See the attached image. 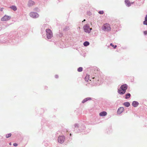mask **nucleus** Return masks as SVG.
<instances>
[{
	"mask_svg": "<svg viewBox=\"0 0 147 147\" xmlns=\"http://www.w3.org/2000/svg\"><path fill=\"white\" fill-rule=\"evenodd\" d=\"M11 134H9L6 135V138H7L10 137L11 136Z\"/></svg>",
	"mask_w": 147,
	"mask_h": 147,
	"instance_id": "nucleus-18",
	"label": "nucleus"
},
{
	"mask_svg": "<svg viewBox=\"0 0 147 147\" xmlns=\"http://www.w3.org/2000/svg\"><path fill=\"white\" fill-rule=\"evenodd\" d=\"M13 145L15 146H18V144L16 143H15L13 144Z\"/></svg>",
	"mask_w": 147,
	"mask_h": 147,
	"instance_id": "nucleus-23",
	"label": "nucleus"
},
{
	"mask_svg": "<svg viewBox=\"0 0 147 147\" xmlns=\"http://www.w3.org/2000/svg\"><path fill=\"white\" fill-rule=\"evenodd\" d=\"M65 139V138L64 136H60L58 138V142L59 143L62 144L64 142Z\"/></svg>",
	"mask_w": 147,
	"mask_h": 147,
	"instance_id": "nucleus-5",
	"label": "nucleus"
},
{
	"mask_svg": "<svg viewBox=\"0 0 147 147\" xmlns=\"http://www.w3.org/2000/svg\"><path fill=\"white\" fill-rule=\"evenodd\" d=\"M82 67H80L78 69V72H81L82 71Z\"/></svg>",
	"mask_w": 147,
	"mask_h": 147,
	"instance_id": "nucleus-17",
	"label": "nucleus"
},
{
	"mask_svg": "<svg viewBox=\"0 0 147 147\" xmlns=\"http://www.w3.org/2000/svg\"><path fill=\"white\" fill-rule=\"evenodd\" d=\"M143 23L144 25H147V20H145L143 22Z\"/></svg>",
	"mask_w": 147,
	"mask_h": 147,
	"instance_id": "nucleus-20",
	"label": "nucleus"
},
{
	"mask_svg": "<svg viewBox=\"0 0 147 147\" xmlns=\"http://www.w3.org/2000/svg\"><path fill=\"white\" fill-rule=\"evenodd\" d=\"M86 101L85 99L83 100L82 101V102L83 103H84V102H86Z\"/></svg>",
	"mask_w": 147,
	"mask_h": 147,
	"instance_id": "nucleus-25",
	"label": "nucleus"
},
{
	"mask_svg": "<svg viewBox=\"0 0 147 147\" xmlns=\"http://www.w3.org/2000/svg\"><path fill=\"white\" fill-rule=\"evenodd\" d=\"M98 13L101 14H102L104 13V11H100L98 12Z\"/></svg>",
	"mask_w": 147,
	"mask_h": 147,
	"instance_id": "nucleus-22",
	"label": "nucleus"
},
{
	"mask_svg": "<svg viewBox=\"0 0 147 147\" xmlns=\"http://www.w3.org/2000/svg\"><path fill=\"white\" fill-rule=\"evenodd\" d=\"M144 34L146 35L147 34V31H144Z\"/></svg>",
	"mask_w": 147,
	"mask_h": 147,
	"instance_id": "nucleus-24",
	"label": "nucleus"
},
{
	"mask_svg": "<svg viewBox=\"0 0 147 147\" xmlns=\"http://www.w3.org/2000/svg\"><path fill=\"white\" fill-rule=\"evenodd\" d=\"M85 99V100H86V102L88 100H91V98H86L85 99Z\"/></svg>",
	"mask_w": 147,
	"mask_h": 147,
	"instance_id": "nucleus-21",
	"label": "nucleus"
},
{
	"mask_svg": "<svg viewBox=\"0 0 147 147\" xmlns=\"http://www.w3.org/2000/svg\"><path fill=\"white\" fill-rule=\"evenodd\" d=\"M89 81H91V80H89Z\"/></svg>",
	"mask_w": 147,
	"mask_h": 147,
	"instance_id": "nucleus-33",
	"label": "nucleus"
},
{
	"mask_svg": "<svg viewBox=\"0 0 147 147\" xmlns=\"http://www.w3.org/2000/svg\"><path fill=\"white\" fill-rule=\"evenodd\" d=\"M94 77H93V78H92V79H94Z\"/></svg>",
	"mask_w": 147,
	"mask_h": 147,
	"instance_id": "nucleus-31",
	"label": "nucleus"
},
{
	"mask_svg": "<svg viewBox=\"0 0 147 147\" xmlns=\"http://www.w3.org/2000/svg\"><path fill=\"white\" fill-rule=\"evenodd\" d=\"M30 3H34V2L32 1H30L29 2Z\"/></svg>",
	"mask_w": 147,
	"mask_h": 147,
	"instance_id": "nucleus-28",
	"label": "nucleus"
},
{
	"mask_svg": "<svg viewBox=\"0 0 147 147\" xmlns=\"http://www.w3.org/2000/svg\"><path fill=\"white\" fill-rule=\"evenodd\" d=\"M110 45L111 46L113 47L114 49H115L117 47L116 45L114 46L113 45V44H112V43L110 44Z\"/></svg>",
	"mask_w": 147,
	"mask_h": 147,
	"instance_id": "nucleus-19",
	"label": "nucleus"
},
{
	"mask_svg": "<svg viewBox=\"0 0 147 147\" xmlns=\"http://www.w3.org/2000/svg\"><path fill=\"white\" fill-rule=\"evenodd\" d=\"M47 32V37L48 39H50L53 36V33L51 30L49 29H47L46 30Z\"/></svg>",
	"mask_w": 147,
	"mask_h": 147,
	"instance_id": "nucleus-3",
	"label": "nucleus"
},
{
	"mask_svg": "<svg viewBox=\"0 0 147 147\" xmlns=\"http://www.w3.org/2000/svg\"><path fill=\"white\" fill-rule=\"evenodd\" d=\"M30 16L33 18H37L38 17L39 15L36 13L31 12L30 13Z\"/></svg>",
	"mask_w": 147,
	"mask_h": 147,
	"instance_id": "nucleus-6",
	"label": "nucleus"
},
{
	"mask_svg": "<svg viewBox=\"0 0 147 147\" xmlns=\"http://www.w3.org/2000/svg\"><path fill=\"white\" fill-rule=\"evenodd\" d=\"M123 105H124L125 107H128L130 106V104L129 102H124L123 103Z\"/></svg>",
	"mask_w": 147,
	"mask_h": 147,
	"instance_id": "nucleus-14",
	"label": "nucleus"
},
{
	"mask_svg": "<svg viewBox=\"0 0 147 147\" xmlns=\"http://www.w3.org/2000/svg\"><path fill=\"white\" fill-rule=\"evenodd\" d=\"M145 20H147V14L146 15L145 17Z\"/></svg>",
	"mask_w": 147,
	"mask_h": 147,
	"instance_id": "nucleus-27",
	"label": "nucleus"
},
{
	"mask_svg": "<svg viewBox=\"0 0 147 147\" xmlns=\"http://www.w3.org/2000/svg\"><path fill=\"white\" fill-rule=\"evenodd\" d=\"M11 17L7 15H5L3 17L1 18V20L2 21H5L9 20Z\"/></svg>",
	"mask_w": 147,
	"mask_h": 147,
	"instance_id": "nucleus-7",
	"label": "nucleus"
},
{
	"mask_svg": "<svg viewBox=\"0 0 147 147\" xmlns=\"http://www.w3.org/2000/svg\"><path fill=\"white\" fill-rule=\"evenodd\" d=\"M90 43L88 41H85L84 42L83 45L84 46H87L89 45Z\"/></svg>",
	"mask_w": 147,
	"mask_h": 147,
	"instance_id": "nucleus-13",
	"label": "nucleus"
},
{
	"mask_svg": "<svg viewBox=\"0 0 147 147\" xmlns=\"http://www.w3.org/2000/svg\"><path fill=\"white\" fill-rule=\"evenodd\" d=\"M10 7L14 11H16L17 10V8L15 6H12L11 7Z\"/></svg>",
	"mask_w": 147,
	"mask_h": 147,
	"instance_id": "nucleus-16",
	"label": "nucleus"
},
{
	"mask_svg": "<svg viewBox=\"0 0 147 147\" xmlns=\"http://www.w3.org/2000/svg\"><path fill=\"white\" fill-rule=\"evenodd\" d=\"M124 110V109L123 107H120L118 109L117 111V113L118 114L120 115L123 112Z\"/></svg>",
	"mask_w": 147,
	"mask_h": 147,
	"instance_id": "nucleus-8",
	"label": "nucleus"
},
{
	"mask_svg": "<svg viewBox=\"0 0 147 147\" xmlns=\"http://www.w3.org/2000/svg\"><path fill=\"white\" fill-rule=\"evenodd\" d=\"M84 31L86 32L89 33L91 30L92 29L91 28H90L88 24H86L83 27Z\"/></svg>",
	"mask_w": 147,
	"mask_h": 147,
	"instance_id": "nucleus-4",
	"label": "nucleus"
},
{
	"mask_svg": "<svg viewBox=\"0 0 147 147\" xmlns=\"http://www.w3.org/2000/svg\"><path fill=\"white\" fill-rule=\"evenodd\" d=\"M127 88V84H125L122 85L118 90V92L120 94H123L125 93Z\"/></svg>",
	"mask_w": 147,
	"mask_h": 147,
	"instance_id": "nucleus-1",
	"label": "nucleus"
},
{
	"mask_svg": "<svg viewBox=\"0 0 147 147\" xmlns=\"http://www.w3.org/2000/svg\"><path fill=\"white\" fill-rule=\"evenodd\" d=\"M125 2L128 7H129L131 5V3L129 0H125Z\"/></svg>",
	"mask_w": 147,
	"mask_h": 147,
	"instance_id": "nucleus-11",
	"label": "nucleus"
},
{
	"mask_svg": "<svg viewBox=\"0 0 147 147\" xmlns=\"http://www.w3.org/2000/svg\"><path fill=\"white\" fill-rule=\"evenodd\" d=\"M99 115L100 116H105L107 115V113L105 111H102L99 113Z\"/></svg>",
	"mask_w": 147,
	"mask_h": 147,
	"instance_id": "nucleus-9",
	"label": "nucleus"
},
{
	"mask_svg": "<svg viewBox=\"0 0 147 147\" xmlns=\"http://www.w3.org/2000/svg\"><path fill=\"white\" fill-rule=\"evenodd\" d=\"M131 96V95L129 93H127L125 95V98L127 99L129 98Z\"/></svg>",
	"mask_w": 147,
	"mask_h": 147,
	"instance_id": "nucleus-15",
	"label": "nucleus"
},
{
	"mask_svg": "<svg viewBox=\"0 0 147 147\" xmlns=\"http://www.w3.org/2000/svg\"><path fill=\"white\" fill-rule=\"evenodd\" d=\"M9 144L10 145H11V142H10L9 143Z\"/></svg>",
	"mask_w": 147,
	"mask_h": 147,
	"instance_id": "nucleus-29",
	"label": "nucleus"
},
{
	"mask_svg": "<svg viewBox=\"0 0 147 147\" xmlns=\"http://www.w3.org/2000/svg\"><path fill=\"white\" fill-rule=\"evenodd\" d=\"M70 136H71V134H70Z\"/></svg>",
	"mask_w": 147,
	"mask_h": 147,
	"instance_id": "nucleus-32",
	"label": "nucleus"
},
{
	"mask_svg": "<svg viewBox=\"0 0 147 147\" xmlns=\"http://www.w3.org/2000/svg\"><path fill=\"white\" fill-rule=\"evenodd\" d=\"M55 77L56 78H58V76L57 75H55Z\"/></svg>",
	"mask_w": 147,
	"mask_h": 147,
	"instance_id": "nucleus-26",
	"label": "nucleus"
},
{
	"mask_svg": "<svg viewBox=\"0 0 147 147\" xmlns=\"http://www.w3.org/2000/svg\"><path fill=\"white\" fill-rule=\"evenodd\" d=\"M85 21V19H84V20L82 21V22H84V21Z\"/></svg>",
	"mask_w": 147,
	"mask_h": 147,
	"instance_id": "nucleus-30",
	"label": "nucleus"
},
{
	"mask_svg": "<svg viewBox=\"0 0 147 147\" xmlns=\"http://www.w3.org/2000/svg\"><path fill=\"white\" fill-rule=\"evenodd\" d=\"M102 30L105 31H109L111 30L110 25L107 23L104 24L102 27Z\"/></svg>",
	"mask_w": 147,
	"mask_h": 147,
	"instance_id": "nucleus-2",
	"label": "nucleus"
},
{
	"mask_svg": "<svg viewBox=\"0 0 147 147\" xmlns=\"http://www.w3.org/2000/svg\"><path fill=\"white\" fill-rule=\"evenodd\" d=\"M90 78V75L88 74H87L85 77V80L87 82H88Z\"/></svg>",
	"mask_w": 147,
	"mask_h": 147,
	"instance_id": "nucleus-12",
	"label": "nucleus"
},
{
	"mask_svg": "<svg viewBox=\"0 0 147 147\" xmlns=\"http://www.w3.org/2000/svg\"><path fill=\"white\" fill-rule=\"evenodd\" d=\"M139 105V103L137 101H134L133 102L132 105L134 107H137Z\"/></svg>",
	"mask_w": 147,
	"mask_h": 147,
	"instance_id": "nucleus-10",
	"label": "nucleus"
}]
</instances>
